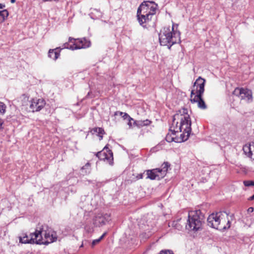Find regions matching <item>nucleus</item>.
<instances>
[{
    "mask_svg": "<svg viewBox=\"0 0 254 254\" xmlns=\"http://www.w3.org/2000/svg\"><path fill=\"white\" fill-rule=\"evenodd\" d=\"M191 131V121L188 110L183 108L173 116L172 124L166 140L169 142H181L188 139Z\"/></svg>",
    "mask_w": 254,
    "mask_h": 254,
    "instance_id": "1",
    "label": "nucleus"
},
{
    "mask_svg": "<svg viewBox=\"0 0 254 254\" xmlns=\"http://www.w3.org/2000/svg\"><path fill=\"white\" fill-rule=\"evenodd\" d=\"M177 26V24H173L171 29L165 27L161 31L159 39L161 45L168 46L170 49L173 45L181 42L180 32L174 30L175 27Z\"/></svg>",
    "mask_w": 254,
    "mask_h": 254,
    "instance_id": "2",
    "label": "nucleus"
},
{
    "mask_svg": "<svg viewBox=\"0 0 254 254\" xmlns=\"http://www.w3.org/2000/svg\"><path fill=\"white\" fill-rule=\"evenodd\" d=\"M205 83V80L199 77L194 82L190 93L191 102L197 103L198 107L202 110L207 108V106L202 99Z\"/></svg>",
    "mask_w": 254,
    "mask_h": 254,
    "instance_id": "3",
    "label": "nucleus"
},
{
    "mask_svg": "<svg viewBox=\"0 0 254 254\" xmlns=\"http://www.w3.org/2000/svg\"><path fill=\"white\" fill-rule=\"evenodd\" d=\"M208 225L213 228L223 230L230 227L228 215L221 212L210 214L207 218Z\"/></svg>",
    "mask_w": 254,
    "mask_h": 254,
    "instance_id": "4",
    "label": "nucleus"
},
{
    "mask_svg": "<svg viewBox=\"0 0 254 254\" xmlns=\"http://www.w3.org/2000/svg\"><path fill=\"white\" fill-rule=\"evenodd\" d=\"M186 228L189 230L196 231L201 228L204 222V215L200 210L190 211L188 214Z\"/></svg>",
    "mask_w": 254,
    "mask_h": 254,
    "instance_id": "5",
    "label": "nucleus"
},
{
    "mask_svg": "<svg viewBox=\"0 0 254 254\" xmlns=\"http://www.w3.org/2000/svg\"><path fill=\"white\" fill-rule=\"evenodd\" d=\"M43 234L44 237L41 236V232L38 231L35 237L37 238L38 244L48 245V244L56 242L57 240V233L51 228L47 225L43 226Z\"/></svg>",
    "mask_w": 254,
    "mask_h": 254,
    "instance_id": "6",
    "label": "nucleus"
},
{
    "mask_svg": "<svg viewBox=\"0 0 254 254\" xmlns=\"http://www.w3.org/2000/svg\"><path fill=\"white\" fill-rule=\"evenodd\" d=\"M158 5L153 1H144L139 5L137 10L142 14L146 13L151 16H153L156 12Z\"/></svg>",
    "mask_w": 254,
    "mask_h": 254,
    "instance_id": "7",
    "label": "nucleus"
},
{
    "mask_svg": "<svg viewBox=\"0 0 254 254\" xmlns=\"http://www.w3.org/2000/svg\"><path fill=\"white\" fill-rule=\"evenodd\" d=\"M96 156L100 160H104L110 165L113 164V154L112 151L109 149L106 145L101 151H99L96 154Z\"/></svg>",
    "mask_w": 254,
    "mask_h": 254,
    "instance_id": "8",
    "label": "nucleus"
},
{
    "mask_svg": "<svg viewBox=\"0 0 254 254\" xmlns=\"http://www.w3.org/2000/svg\"><path fill=\"white\" fill-rule=\"evenodd\" d=\"M72 40L74 41V43L69 47H67L72 50L88 48L91 45L90 42L85 38L74 39L69 38V41H71Z\"/></svg>",
    "mask_w": 254,
    "mask_h": 254,
    "instance_id": "9",
    "label": "nucleus"
},
{
    "mask_svg": "<svg viewBox=\"0 0 254 254\" xmlns=\"http://www.w3.org/2000/svg\"><path fill=\"white\" fill-rule=\"evenodd\" d=\"M46 104L45 100L42 98H34L29 101V111L32 112L40 111Z\"/></svg>",
    "mask_w": 254,
    "mask_h": 254,
    "instance_id": "10",
    "label": "nucleus"
},
{
    "mask_svg": "<svg viewBox=\"0 0 254 254\" xmlns=\"http://www.w3.org/2000/svg\"><path fill=\"white\" fill-rule=\"evenodd\" d=\"M110 220L111 215L110 214H98L93 219V224L96 227H100L105 225Z\"/></svg>",
    "mask_w": 254,
    "mask_h": 254,
    "instance_id": "11",
    "label": "nucleus"
},
{
    "mask_svg": "<svg viewBox=\"0 0 254 254\" xmlns=\"http://www.w3.org/2000/svg\"><path fill=\"white\" fill-rule=\"evenodd\" d=\"M137 17L139 24L144 28H146L150 22L152 16L146 13L142 14L139 11H137Z\"/></svg>",
    "mask_w": 254,
    "mask_h": 254,
    "instance_id": "12",
    "label": "nucleus"
},
{
    "mask_svg": "<svg viewBox=\"0 0 254 254\" xmlns=\"http://www.w3.org/2000/svg\"><path fill=\"white\" fill-rule=\"evenodd\" d=\"M36 234L30 233L29 236L26 234L23 235V236L19 237V242L22 244H38V240Z\"/></svg>",
    "mask_w": 254,
    "mask_h": 254,
    "instance_id": "13",
    "label": "nucleus"
},
{
    "mask_svg": "<svg viewBox=\"0 0 254 254\" xmlns=\"http://www.w3.org/2000/svg\"><path fill=\"white\" fill-rule=\"evenodd\" d=\"M243 150L247 157L252 158L253 156H254V142L246 144L244 145Z\"/></svg>",
    "mask_w": 254,
    "mask_h": 254,
    "instance_id": "14",
    "label": "nucleus"
},
{
    "mask_svg": "<svg viewBox=\"0 0 254 254\" xmlns=\"http://www.w3.org/2000/svg\"><path fill=\"white\" fill-rule=\"evenodd\" d=\"M146 174L147 175V178L152 180L163 178V177H161L159 168L154 169L150 170H148L146 171Z\"/></svg>",
    "mask_w": 254,
    "mask_h": 254,
    "instance_id": "15",
    "label": "nucleus"
},
{
    "mask_svg": "<svg viewBox=\"0 0 254 254\" xmlns=\"http://www.w3.org/2000/svg\"><path fill=\"white\" fill-rule=\"evenodd\" d=\"M243 92L241 94L240 98L241 100H247L248 101L252 100V92L251 90L247 88H243Z\"/></svg>",
    "mask_w": 254,
    "mask_h": 254,
    "instance_id": "16",
    "label": "nucleus"
},
{
    "mask_svg": "<svg viewBox=\"0 0 254 254\" xmlns=\"http://www.w3.org/2000/svg\"><path fill=\"white\" fill-rule=\"evenodd\" d=\"M60 51L58 49L50 50L48 53V56L51 59L56 60L60 56Z\"/></svg>",
    "mask_w": 254,
    "mask_h": 254,
    "instance_id": "17",
    "label": "nucleus"
},
{
    "mask_svg": "<svg viewBox=\"0 0 254 254\" xmlns=\"http://www.w3.org/2000/svg\"><path fill=\"white\" fill-rule=\"evenodd\" d=\"M151 122L148 120H145L144 121H134V126L138 127H141L143 126H148L150 124Z\"/></svg>",
    "mask_w": 254,
    "mask_h": 254,
    "instance_id": "18",
    "label": "nucleus"
},
{
    "mask_svg": "<svg viewBox=\"0 0 254 254\" xmlns=\"http://www.w3.org/2000/svg\"><path fill=\"white\" fill-rule=\"evenodd\" d=\"M170 167V164L168 162H164L162 165V168H159L161 177H164L167 173L168 168Z\"/></svg>",
    "mask_w": 254,
    "mask_h": 254,
    "instance_id": "19",
    "label": "nucleus"
},
{
    "mask_svg": "<svg viewBox=\"0 0 254 254\" xmlns=\"http://www.w3.org/2000/svg\"><path fill=\"white\" fill-rule=\"evenodd\" d=\"M92 131L93 133H96L97 135L99 137V140H101L103 139V134L105 133L104 129L101 127H95Z\"/></svg>",
    "mask_w": 254,
    "mask_h": 254,
    "instance_id": "20",
    "label": "nucleus"
},
{
    "mask_svg": "<svg viewBox=\"0 0 254 254\" xmlns=\"http://www.w3.org/2000/svg\"><path fill=\"white\" fill-rule=\"evenodd\" d=\"M90 15L92 18L98 19L102 17V13L97 9H91Z\"/></svg>",
    "mask_w": 254,
    "mask_h": 254,
    "instance_id": "21",
    "label": "nucleus"
},
{
    "mask_svg": "<svg viewBox=\"0 0 254 254\" xmlns=\"http://www.w3.org/2000/svg\"><path fill=\"white\" fill-rule=\"evenodd\" d=\"M81 170L83 175H86L90 173L91 170L90 164L89 162L87 163L81 168Z\"/></svg>",
    "mask_w": 254,
    "mask_h": 254,
    "instance_id": "22",
    "label": "nucleus"
},
{
    "mask_svg": "<svg viewBox=\"0 0 254 254\" xmlns=\"http://www.w3.org/2000/svg\"><path fill=\"white\" fill-rule=\"evenodd\" d=\"M8 12L7 10H3L0 11V23L3 22L7 17Z\"/></svg>",
    "mask_w": 254,
    "mask_h": 254,
    "instance_id": "23",
    "label": "nucleus"
},
{
    "mask_svg": "<svg viewBox=\"0 0 254 254\" xmlns=\"http://www.w3.org/2000/svg\"><path fill=\"white\" fill-rule=\"evenodd\" d=\"M181 219H178L176 221H173L171 225L172 227H174L175 229L180 230L182 229V225L179 223L181 221Z\"/></svg>",
    "mask_w": 254,
    "mask_h": 254,
    "instance_id": "24",
    "label": "nucleus"
},
{
    "mask_svg": "<svg viewBox=\"0 0 254 254\" xmlns=\"http://www.w3.org/2000/svg\"><path fill=\"white\" fill-rule=\"evenodd\" d=\"M107 234V233L106 232H105L99 238V239H95V240H94L92 243H91V247L92 248H94V247L97 245V244H98L103 238Z\"/></svg>",
    "mask_w": 254,
    "mask_h": 254,
    "instance_id": "25",
    "label": "nucleus"
},
{
    "mask_svg": "<svg viewBox=\"0 0 254 254\" xmlns=\"http://www.w3.org/2000/svg\"><path fill=\"white\" fill-rule=\"evenodd\" d=\"M243 88H236L234 90L233 94L235 96H238L240 98L241 94H242V92H243Z\"/></svg>",
    "mask_w": 254,
    "mask_h": 254,
    "instance_id": "26",
    "label": "nucleus"
},
{
    "mask_svg": "<svg viewBox=\"0 0 254 254\" xmlns=\"http://www.w3.org/2000/svg\"><path fill=\"white\" fill-rule=\"evenodd\" d=\"M21 98L22 99V105L26 106L27 105V102L29 100V97L26 95L24 94L21 96Z\"/></svg>",
    "mask_w": 254,
    "mask_h": 254,
    "instance_id": "27",
    "label": "nucleus"
},
{
    "mask_svg": "<svg viewBox=\"0 0 254 254\" xmlns=\"http://www.w3.org/2000/svg\"><path fill=\"white\" fill-rule=\"evenodd\" d=\"M6 105L1 102H0V112L2 114H4L6 111Z\"/></svg>",
    "mask_w": 254,
    "mask_h": 254,
    "instance_id": "28",
    "label": "nucleus"
},
{
    "mask_svg": "<svg viewBox=\"0 0 254 254\" xmlns=\"http://www.w3.org/2000/svg\"><path fill=\"white\" fill-rule=\"evenodd\" d=\"M134 119L132 118H129V119L128 120L127 125L129 126V128H132L134 126Z\"/></svg>",
    "mask_w": 254,
    "mask_h": 254,
    "instance_id": "29",
    "label": "nucleus"
},
{
    "mask_svg": "<svg viewBox=\"0 0 254 254\" xmlns=\"http://www.w3.org/2000/svg\"><path fill=\"white\" fill-rule=\"evenodd\" d=\"M244 184L246 187H250L254 186V182L252 181H245Z\"/></svg>",
    "mask_w": 254,
    "mask_h": 254,
    "instance_id": "30",
    "label": "nucleus"
},
{
    "mask_svg": "<svg viewBox=\"0 0 254 254\" xmlns=\"http://www.w3.org/2000/svg\"><path fill=\"white\" fill-rule=\"evenodd\" d=\"M43 225H42L41 226L39 227H37V229L35 230V232L33 233V234H36V233L38 232V231H41L42 233H41V236L42 237H44V234H43Z\"/></svg>",
    "mask_w": 254,
    "mask_h": 254,
    "instance_id": "31",
    "label": "nucleus"
},
{
    "mask_svg": "<svg viewBox=\"0 0 254 254\" xmlns=\"http://www.w3.org/2000/svg\"><path fill=\"white\" fill-rule=\"evenodd\" d=\"M159 254H174V253L170 250H163L160 252Z\"/></svg>",
    "mask_w": 254,
    "mask_h": 254,
    "instance_id": "32",
    "label": "nucleus"
},
{
    "mask_svg": "<svg viewBox=\"0 0 254 254\" xmlns=\"http://www.w3.org/2000/svg\"><path fill=\"white\" fill-rule=\"evenodd\" d=\"M122 118L124 120H127L128 121L129 119V118H131V117L127 113H124L122 116Z\"/></svg>",
    "mask_w": 254,
    "mask_h": 254,
    "instance_id": "33",
    "label": "nucleus"
},
{
    "mask_svg": "<svg viewBox=\"0 0 254 254\" xmlns=\"http://www.w3.org/2000/svg\"><path fill=\"white\" fill-rule=\"evenodd\" d=\"M85 229L88 233H91L93 231V228L88 227L87 226H85Z\"/></svg>",
    "mask_w": 254,
    "mask_h": 254,
    "instance_id": "34",
    "label": "nucleus"
},
{
    "mask_svg": "<svg viewBox=\"0 0 254 254\" xmlns=\"http://www.w3.org/2000/svg\"><path fill=\"white\" fill-rule=\"evenodd\" d=\"M124 113L122 112H120V111H116L114 113V116H117V115H120V116H123V114H124Z\"/></svg>",
    "mask_w": 254,
    "mask_h": 254,
    "instance_id": "35",
    "label": "nucleus"
},
{
    "mask_svg": "<svg viewBox=\"0 0 254 254\" xmlns=\"http://www.w3.org/2000/svg\"><path fill=\"white\" fill-rule=\"evenodd\" d=\"M136 178L137 179H142L143 178V174L140 173V174H138L136 176Z\"/></svg>",
    "mask_w": 254,
    "mask_h": 254,
    "instance_id": "36",
    "label": "nucleus"
},
{
    "mask_svg": "<svg viewBox=\"0 0 254 254\" xmlns=\"http://www.w3.org/2000/svg\"><path fill=\"white\" fill-rule=\"evenodd\" d=\"M254 211V208L252 207H249L248 209V212H253Z\"/></svg>",
    "mask_w": 254,
    "mask_h": 254,
    "instance_id": "37",
    "label": "nucleus"
},
{
    "mask_svg": "<svg viewBox=\"0 0 254 254\" xmlns=\"http://www.w3.org/2000/svg\"><path fill=\"white\" fill-rule=\"evenodd\" d=\"M4 7V5L1 4V3H0V9H1L3 7Z\"/></svg>",
    "mask_w": 254,
    "mask_h": 254,
    "instance_id": "38",
    "label": "nucleus"
},
{
    "mask_svg": "<svg viewBox=\"0 0 254 254\" xmlns=\"http://www.w3.org/2000/svg\"><path fill=\"white\" fill-rule=\"evenodd\" d=\"M250 199H251V200H253V199H254V195H252V196L250 197Z\"/></svg>",
    "mask_w": 254,
    "mask_h": 254,
    "instance_id": "39",
    "label": "nucleus"
},
{
    "mask_svg": "<svg viewBox=\"0 0 254 254\" xmlns=\"http://www.w3.org/2000/svg\"><path fill=\"white\" fill-rule=\"evenodd\" d=\"M2 125V122L1 120H0V128L1 127V126Z\"/></svg>",
    "mask_w": 254,
    "mask_h": 254,
    "instance_id": "40",
    "label": "nucleus"
},
{
    "mask_svg": "<svg viewBox=\"0 0 254 254\" xmlns=\"http://www.w3.org/2000/svg\"><path fill=\"white\" fill-rule=\"evenodd\" d=\"M11 3H14L15 2V0H10Z\"/></svg>",
    "mask_w": 254,
    "mask_h": 254,
    "instance_id": "41",
    "label": "nucleus"
},
{
    "mask_svg": "<svg viewBox=\"0 0 254 254\" xmlns=\"http://www.w3.org/2000/svg\"><path fill=\"white\" fill-rule=\"evenodd\" d=\"M83 247V244H82V245L80 246V248H81V247Z\"/></svg>",
    "mask_w": 254,
    "mask_h": 254,
    "instance_id": "42",
    "label": "nucleus"
}]
</instances>
